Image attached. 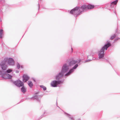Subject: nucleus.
I'll use <instances>...</instances> for the list:
<instances>
[{
  "instance_id": "f257e3e1",
  "label": "nucleus",
  "mask_w": 120,
  "mask_h": 120,
  "mask_svg": "<svg viewBox=\"0 0 120 120\" xmlns=\"http://www.w3.org/2000/svg\"><path fill=\"white\" fill-rule=\"evenodd\" d=\"M86 8V6L85 5H82L81 7H77L72 9L70 13L75 16L80 14Z\"/></svg>"
},
{
  "instance_id": "f03ea898",
  "label": "nucleus",
  "mask_w": 120,
  "mask_h": 120,
  "mask_svg": "<svg viewBox=\"0 0 120 120\" xmlns=\"http://www.w3.org/2000/svg\"><path fill=\"white\" fill-rule=\"evenodd\" d=\"M110 44L107 43L101 49L99 52L98 56L99 59L103 58L104 56V51L105 50H106L107 48L110 46Z\"/></svg>"
},
{
  "instance_id": "7ed1b4c3",
  "label": "nucleus",
  "mask_w": 120,
  "mask_h": 120,
  "mask_svg": "<svg viewBox=\"0 0 120 120\" xmlns=\"http://www.w3.org/2000/svg\"><path fill=\"white\" fill-rule=\"evenodd\" d=\"M7 60V59H4L0 64V66L3 71H5L6 70L8 66L6 63V62Z\"/></svg>"
},
{
  "instance_id": "20e7f679",
  "label": "nucleus",
  "mask_w": 120,
  "mask_h": 120,
  "mask_svg": "<svg viewBox=\"0 0 120 120\" xmlns=\"http://www.w3.org/2000/svg\"><path fill=\"white\" fill-rule=\"evenodd\" d=\"M69 66L68 64L67 63L63 65L62 69L61 70V72L63 73L64 74L68 72L69 70Z\"/></svg>"
},
{
  "instance_id": "39448f33",
  "label": "nucleus",
  "mask_w": 120,
  "mask_h": 120,
  "mask_svg": "<svg viewBox=\"0 0 120 120\" xmlns=\"http://www.w3.org/2000/svg\"><path fill=\"white\" fill-rule=\"evenodd\" d=\"M63 82V81L54 80L52 81L51 83L50 84L51 86L53 87H56L60 83H62Z\"/></svg>"
},
{
  "instance_id": "423d86ee",
  "label": "nucleus",
  "mask_w": 120,
  "mask_h": 120,
  "mask_svg": "<svg viewBox=\"0 0 120 120\" xmlns=\"http://www.w3.org/2000/svg\"><path fill=\"white\" fill-rule=\"evenodd\" d=\"M78 66V64H76L71 69L68 71V72L66 73L65 75V76H68L71 74L77 68Z\"/></svg>"
},
{
  "instance_id": "0eeeda50",
  "label": "nucleus",
  "mask_w": 120,
  "mask_h": 120,
  "mask_svg": "<svg viewBox=\"0 0 120 120\" xmlns=\"http://www.w3.org/2000/svg\"><path fill=\"white\" fill-rule=\"evenodd\" d=\"M4 59H7V60L6 62V63L8 62V65H10L13 66L14 65V59L11 58H5Z\"/></svg>"
},
{
  "instance_id": "6e6552de",
  "label": "nucleus",
  "mask_w": 120,
  "mask_h": 120,
  "mask_svg": "<svg viewBox=\"0 0 120 120\" xmlns=\"http://www.w3.org/2000/svg\"><path fill=\"white\" fill-rule=\"evenodd\" d=\"M13 83L16 86L19 87L23 86L24 85L22 81L19 80L14 82Z\"/></svg>"
},
{
  "instance_id": "1a4fd4ad",
  "label": "nucleus",
  "mask_w": 120,
  "mask_h": 120,
  "mask_svg": "<svg viewBox=\"0 0 120 120\" xmlns=\"http://www.w3.org/2000/svg\"><path fill=\"white\" fill-rule=\"evenodd\" d=\"M80 60H72L70 61L68 63V66H73L76 64H78L80 63Z\"/></svg>"
},
{
  "instance_id": "9d476101",
  "label": "nucleus",
  "mask_w": 120,
  "mask_h": 120,
  "mask_svg": "<svg viewBox=\"0 0 120 120\" xmlns=\"http://www.w3.org/2000/svg\"><path fill=\"white\" fill-rule=\"evenodd\" d=\"M12 71H13V70H12V69H8L7 70H6V71H4L5 75H10V77H8V78H5V79H11V78L12 77V76L10 75H9V74H8L10 73L11 72H12Z\"/></svg>"
},
{
  "instance_id": "9b49d317",
  "label": "nucleus",
  "mask_w": 120,
  "mask_h": 120,
  "mask_svg": "<svg viewBox=\"0 0 120 120\" xmlns=\"http://www.w3.org/2000/svg\"><path fill=\"white\" fill-rule=\"evenodd\" d=\"M0 75H1V76L2 78H3L5 79V78H8V77H10V75H5L4 71H1L0 70Z\"/></svg>"
},
{
  "instance_id": "f8f14e48",
  "label": "nucleus",
  "mask_w": 120,
  "mask_h": 120,
  "mask_svg": "<svg viewBox=\"0 0 120 120\" xmlns=\"http://www.w3.org/2000/svg\"><path fill=\"white\" fill-rule=\"evenodd\" d=\"M64 74L61 71L59 72L58 74L56 76V79L57 80H59L63 76Z\"/></svg>"
},
{
  "instance_id": "ddd939ff",
  "label": "nucleus",
  "mask_w": 120,
  "mask_h": 120,
  "mask_svg": "<svg viewBox=\"0 0 120 120\" xmlns=\"http://www.w3.org/2000/svg\"><path fill=\"white\" fill-rule=\"evenodd\" d=\"M29 79V78L27 75H24L23 77V81L24 82H26Z\"/></svg>"
},
{
  "instance_id": "4468645a",
  "label": "nucleus",
  "mask_w": 120,
  "mask_h": 120,
  "mask_svg": "<svg viewBox=\"0 0 120 120\" xmlns=\"http://www.w3.org/2000/svg\"><path fill=\"white\" fill-rule=\"evenodd\" d=\"M85 5L86 6V5ZM86 8L84 10H86L87 9H92L94 8V5H91L90 4H89L87 6L86 5Z\"/></svg>"
},
{
  "instance_id": "2eb2a0df",
  "label": "nucleus",
  "mask_w": 120,
  "mask_h": 120,
  "mask_svg": "<svg viewBox=\"0 0 120 120\" xmlns=\"http://www.w3.org/2000/svg\"><path fill=\"white\" fill-rule=\"evenodd\" d=\"M41 96L40 95L38 96H35L34 97V99H36L38 101H40Z\"/></svg>"
},
{
  "instance_id": "dca6fc26",
  "label": "nucleus",
  "mask_w": 120,
  "mask_h": 120,
  "mask_svg": "<svg viewBox=\"0 0 120 120\" xmlns=\"http://www.w3.org/2000/svg\"><path fill=\"white\" fill-rule=\"evenodd\" d=\"M22 92L23 93L26 92V88L24 86L22 87L21 88Z\"/></svg>"
},
{
  "instance_id": "f3484780",
  "label": "nucleus",
  "mask_w": 120,
  "mask_h": 120,
  "mask_svg": "<svg viewBox=\"0 0 120 120\" xmlns=\"http://www.w3.org/2000/svg\"><path fill=\"white\" fill-rule=\"evenodd\" d=\"M28 85L30 87H31L33 86V84L32 82L31 81H29Z\"/></svg>"
},
{
  "instance_id": "a211bd4d",
  "label": "nucleus",
  "mask_w": 120,
  "mask_h": 120,
  "mask_svg": "<svg viewBox=\"0 0 120 120\" xmlns=\"http://www.w3.org/2000/svg\"><path fill=\"white\" fill-rule=\"evenodd\" d=\"M118 0H116V1H114L113 2H112V3H111V4L110 5V6H111V7H112V6H113L112 5H113V4H116L117 3V2H118Z\"/></svg>"
},
{
  "instance_id": "6ab92c4d",
  "label": "nucleus",
  "mask_w": 120,
  "mask_h": 120,
  "mask_svg": "<svg viewBox=\"0 0 120 120\" xmlns=\"http://www.w3.org/2000/svg\"><path fill=\"white\" fill-rule=\"evenodd\" d=\"M3 33V30L2 29L0 30V37L1 38L2 37Z\"/></svg>"
},
{
  "instance_id": "aec40b11",
  "label": "nucleus",
  "mask_w": 120,
  "mask_h": 120,
  "mask_svg": "<svg viewBox=\"0 0 120 120\" xmlns=\"http://www.w3.org/2000/svg\"><path fill=\"white\" fill-rule=\"evenodd\" d=\"M40 87L43 88V90H45L46 89V87L45 86H43V85H41L40 86Z\"/></svg>"
},
{
  "instance_id": "412c9836",
  "label": "nucleus",
  "mask_w": 120,
  "mask_h": 120,
  "mask_svg": "<svg viewBox=\"0 0 120 120\" xmlns=\"http://www.w3.org/2000/svg\"><path fill=\"white\" fill-rule=\"evenodd\" d=\"M67 115L68 116H70L69 118H70V119L71 120H74V119L73 118V117L72 116H70L69 114H67Z\"/></svg>"
},
{
  "instance_id": "4be33fe9",
  "label": "nucleus",
  "mask_w": 120,
  "mask_h": 120,
  "mask_svg": "<svg viewBox=\"0 0 120 120\" xmlns=\"http://www.w3.org/2000/svg\"><path fill=\"white\" fill-rule=\"evenodd\" d=\"M116 37V35L115 34H114L110 38V39H113L114 38Z\"/></svg>"
},
{
  "instance_id": "5701e85b",
  "label": "nucleus",
  "mask_w": 120,
  "mask_h": 120,
  "mask_svg": "<svg viewBox=\"0 0 120 120\" xmlns=\"http://www.w3.org/2000/svg\"><path fill=\"white\" fill-rule=\"evenodd\" d=\"M17 68L18 69H19L20 68V65L18 63H17Z\"/></svg>"
},
{
  "instance_id": "b1692460",
  "label": "nucleus",
  "mask_w": 120,
  "mask_h": 120,
  "mask_svg": "<svg viewBox=\"0 0 120 120\" xmlns=\"http://www.w3.org/2000/svg\"><path fill=\"white\" fill-rule=\"evenodd\" d=\"M91 60H86V61L85 62H88V61H91Z\"/></svg>"
},
{
  "instance_id": "393cba45",
  "label": "nucleus",
  "mask_w": 120,
  "mask_h": 120,
  "mask_svg": "<svg viewBox=\"0 0 120 120\" xmlns=\"http://www.w3.org/2000/svg\"><path fill=\"white\" fill-rule=\"evenodd\" d=\"M16 72L17 73H18L19 72V71H16Z\"/></svg>"
},
{
  "instance_id": "a878e982",
  "label": "nucleus",
  "mask_w": 120,
  "mask_h": 120,
  "mask_svg": "<svg viewBox=\"0 0 120 120\" xmlns=\"http://www.w3.org/2000/svg\"><path fill=\"white\" fill-rule=\"evenodd\" d=\"M39 94V92H36V93H35L36 94Z\"/></svg>"
},
{
  "instance_id": "bb28decb",
  "label": "nucleus",
  "mask_w": 120,
  "mask_h": 120,
  "mask_svg": "<svg viewBox=\"0 0 120 120\" xmlns=\"http://www.w3.org/2000/svg\"><path fill=\"white\" fill-rule=\"evenodd\" d=\"M21 68H23V67H22V66H21Z\"/></svg>"
},
{
  "instance_id": "cd10ccee",
  "label": "nucleus",
  "mask_w": 120,
  "mask_h": 120,
  "mask_svg": "<svg viewBox=\"0 0 120 120\" xmlns=\"http://www.w3.org/2000/svg\"><path fill=\"white\" fill-rule=\"evenodd\" d=\"M89 56H87V58H88L89 57Z\"/></svg>"
},
{
  "instance_id": "c85d7f7f",
  "label": "nucleus",
  "mask_w": 120,
  "mask_h": 120,
  "mask_svg": "<svg viewBox=\"0 0 120 120\" xmlns=\"http://www.w3.org/2000/svg\"><path fill=\"white\" fill-rule=\"evenodd\" d=\"M93 59V60H94V59Z\"/></svg>"
},
{
  "instance_id": "c756f323",
  "label": "nucleus",
  "mask_w": 120,
  "mask_h": 120,
  "mask_svg": "<svg viewBox=\"0 0 120 120\" xmlns=\"http://www.w3.org/2000/svg\"><path fill=\"white\" fill-rule=\"evenodd\" d=\"M71 49H72V48H71Z\"/></svg>"
}]
</instances>
